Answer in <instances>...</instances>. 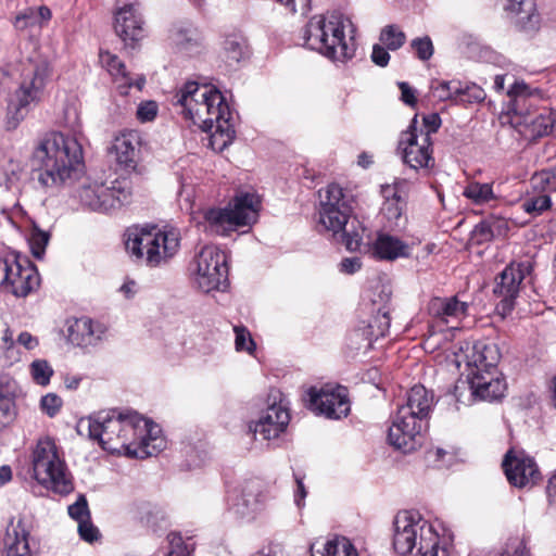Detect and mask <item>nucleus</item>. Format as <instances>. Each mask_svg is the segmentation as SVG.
<instances>
[{
    "label": "nucleus",
    "instance_id": "obj_1",
    "mask_svg": "<svg viewBox=\"0 0 556 556\" xmlns=\"http://www.w3.org/2000/svg\"><path fill=\"white\" fill-rule=\"evenodd\" d=\"M83 160L78 140L58 131L43 136L31 153L38 185L50 193L73 184L83 172Z\"/></svg>",
    "mask_w": 556,
    "mask_h": 556
},
{
    "label": "nucleus",
    "instance_id": "obj_2",
    "mask_svg": "<svg viewBox=\"0 0 556 556\" xmlns=\"http://www.w3.org/2000/svg\"><path fill=\"white\" fill-rule=\"evenodd\" d=\"M350 26V18L338 11L315 15L303 30L304 45L333 61L345 62L355 52L353 38L345 35Z\"/></svg>",
    "mask_w": 556,
    "mask_h": 556
},
{
    "label": "nucleus",
    "instance_id": "obj_3",
    "mask_svg": "<svg viewBox=\"0 0 556 556\" xmlns=\"http://www.w3.org/2000/svg\"><path fill=\"white\" fill-rule=\"evenodd\" d=\"M392 544L400 556H448L435 527L418 511L396 514Z\"/></svg>",
    "mask_w": 556,
    "mask_h": 556
},
{
    "label": "nucleus",
    "instance_id": "obj_4",
    "mask_svg": "<svg viewBox=\"0 0 556 556\" xmlns=\"http://www.w3.org/2000/svg\"><path fill=\"white\" fill-rule=\"evenodd\" d=\"M173 104L186 119L198 125L203 131H211L216 119L230 115L222 92L211 85L197 81L186 83L173 97Z\"/></svg>",
    "mask_w": 556,
    "mask_h": 556
},
{
    "label": "nucleus",
    "instance_id": "obj_5",
    "mask_svg": "<svg viewBox=\"0 0 556 556\" xmlns=\"http://www.w3.org/2000/svg\"><path fill=\"white\" fill-rule=\"evenodd\" d=\"M433 404V395L424 386L417 384L407 393L406 404L399 407L389 428L388 440L403 452L416 448L424 420Z\"/></svg>",
    "mask_w": 556,
    "mask_h": 556
},
{
    "label": "nucleus",
    "instance_id": "obj_6",
    "mask_svg": "<svg viewBox=\"0 0 556 556\" xmlns=\"http://www.w3.org/2000/svg\"><path fill=\"white\" fill-rule=\"evenodd\" d=\"M125 247L130 255L143 260L150 267H157L166 264L178 252L180 232L169 226L132 228L127 232Z\"/></svg>",
    "mask_w": 556,
    "mask_h": 556
},
{
    "label": "nucleus",
    "instance_id": "obj_7",
    "mask_svg": "<svg viewBox=\"0 0 556 556\" xmlns=\"http://www.w3.org/2000/svg\"><path fill=\"white\" fill-rule=\"evenodd\" d=\"M135 413H119L115 409L102 410L78 424L79 432L86 427L90 439L97 440L103 450L111 453L122 450L129 456L132 451Z\"/></svg>",
    "mask_w": 556,
    "mask_h": 556
},
{
    "label": "nucleus",
    "instance_id": "obj_8",
    "mask_svg": "<svg viewBox=\"0 0 556 556\" xmlns=\"http://www.w3.org/2000/svg\"><path fill=\"white\" fill-rule=\"evenodd\" d=\"M319 194L318 214L320 225L333 233L342 232L346 249L355 251L359 247L361 237L358 233H350L345 229L353 213V195L337 184H330Z\"/></svg>",
    "mask_w": 556,
    "mask_h": 556
},
{
    "label": "nucleus",
    "instance_id": "obj_9",
    "mask_svg": "<svg viewBox=\"0 0 556 556\" xmlns=\"http://www.w3.org/2000/svg\"><path fill=\"white\" fill-rule=\"evenodd\" d=\"M34 478L45 488L59 494H68L74 490L72 476L65 462L60 457L53 439H39L31 458Z\"/></svg>",
    "mask_w": 556,
    "mask_h": 556
},
{
    "label": "nucleus",
    "instance_id": "obj_10",
    "mask_svg": "<svg viewBox=\"0 0 556 556\" xmlns=\"http://www.w3.org/2000/svg\"><path fill=\"white\" fill-rule=\"evenodd\" d=\"M257 205L258 200L254 194L238 195L226 207L205 210V227L212 232L226 236L239 227L251 226L257 219Z\"/></svg>",
    "mask_w": 556,
    "mask_h": 556
},
{
    "label": "nucleus",
    "instance_id": "obj_11",
    "mask_svg": "<svg viewBox=\"0 0 556 556\" xmlns=\"http://www.w3.org/2000/svg\"><path fill=\"white\" fill-rule=\"evenodd\" d=\"M51 76L49 63L41 61L24 74L20 87L13 93L8 105V125L15 128L25 118L33 105L38 104L48 79Z\"/></svg>",
    "mask_w": 556,
    "mask_h": 556
},
{
    "label": "nucleus",
    "instance_id": "obj_12",
    "mask_svg": "<svg viewBox=\"0 0 556 556\" xmlns=\"http://www.w3.org/2000/svg\"><path fill=\"white\" fill-rule=\"evenodd\" d=\"M81 204L92 211L110 212L130 202L132 189L127 179H116L110 186L91 184L80 188Z\"/></svg>",
    "mask_w": 556,
    "mask_h": 556
},
{
    "label": "nucleus",
    "instance_id": "obj_13",
    "mask_svg": "<svg viewBox=\"0 0 556 556\" xmlns=\"http://www.w3.org/2000/svg\"><path fill=\"white\" fill-rule=\"evenodd\" d=\"M195 263V282L202 291L217 290L227 282V256L217 247H203Z\"/></svg>",
    "mask_w": 556,
    "mask_h": 556
},
{
    "label": "nucleus",
    "instance_id": "obj_14",
    "mask_svg": "<svg viewBox=\"0 0 556 556\" xmlns=\"http://www.w3.org/2000/svg\"><path fill=\"white\" fill-rule=\"evenodd\" d=\"M532 268V263L529 260L511 262L500 274L493 292L501 299L496 306L501 314L506 315L514 308L521 282L531 274Z\"/></svg>",
    "mask_w": 556,
    "mask_h": 556
},
{
    "label": "nucleus",
    "instance_id": "obj_15",
    "mask_svg": "<svg viewBox=\"0 0 556 556\" xmlns=\"http://www.w3.org/2000/svg\"><path fill=\"white\" fill-rule=\"evenodd\" d=\"M308 408L330 419H340L350 413L348 390L342 386L327 384L320 389L312 387L307 390Z\"/></svg>",
    "mask_w": 556,
    "mask_h": 556
},
{
    "label": "nucleus",
    "instance_id": "obj_16",
    "mask_svg": "<svg viewBox=\"0 0 556 556\" xmlns=\"http://www.w3.org/2000/svg\"><path fill=\"white\" fill-rule=\"evenodd\" d=\"M400 146L403 150V161L413 169L429 168L434 165L431 140L427 135L419 137L417 118H413L407 131L403 132Z\"/></svg>",
    "mask_w": 556,
    "mask_h": 556
},
{
    "label": "nucleus",
    "instance_id": "obj_17",
    "mask_svg": "<svg viewBox=\"0 0 556 556\" xmlns=\"http://www.w3.org/2000/svg\"><path fill=\"white\" fill-rule=\"evenodd\" d=\"M134 421L131 456L144 458L159 453L164 447V440L160 437L161 428L137 413Z\"/></svg>",
    "mask_w": 556,
    "mask_h": 556
},
{
    "label": "nucleus",
    "instance_id": "obj_18",
    "mask_svg": "<svg viewBox=\"0 0 556 556\" xmlns=\"http://www.w3.org/2000/svg\"><path fill=\"white\" fill-rule=\"evenodd\" d=\"M503 468L509 483L517 488L532 486L541 479L535 462L523 453L509 451L503 460Z\"/></svg>",
    "mask_w": 556,
    "mask_h": 556
},
{
    "label": "nucleus",
    "instance_id": "obj_19",
    "mask_svg": "<svg viewBox=\"0 0 556 556\" xmlns=\"http://www.w3.org/2000/svg\"><path fill=\"white\" fill-rule=\"evenodd\" d=\"M143 18L137 3H128L118 8L114 15L116 35L132 46L143 37Z\"/></svg>",
    "mask_w": 556,
    "mask_h": 556
},
{
    "label": "nucleus",
    "instance_id": "obj_20",
    "mask_svg": "<svg viewBox=\"0 0 556 556\" xmlns=\"http://www.w3.org/2000/svg\"><path fill=\"white\" fill-rule=\"evenodd\" d=\"M99 61L102 67L111 75L121 94L126 96L131 87H136L139 91L142 90L146 84L144 76L140 74L134 75L127 71L125 64L116 54L106 50H100Z\"/></svg>",
    "mask_w": 556,
    "mask_h": 556
},
{
    "label": "nucleus",
    "instance_id": "obj_21",
    "mask_svg": "<svg viewBox=\"0 0 556 556\" xmlns=\"http://www.w3.org/2000/svg\"><path fill=\"white\" fill-rule=\"evenodd\" d=\"M469 371L467 374L471 395L482 401H497L502 399L506 391V382L497 371L486 370L483 374Z\"/></svg>",
    "mask_w": 556,
    "mask_h": 556
},
{
    "label": "nucleus",
    "instance_id": "obj_22",
    "mask_svg": "<svg viewBox=\"0 0 556 556\" xmlns=\"http://www.w3.org/2000/svg\"><path fill=\"white\" fill-rule=\"evenodd\" d=\"M140 142L135 130L123 131L114 138L110 154L122 169L129 172L137 167Z\"/></svg>",
    "mask_w": 556,
    "mask_h": 556
},
{
    "label": "nucleus",
    "instance_id": "obj_23",
    "mask_svg": "<svg viewBox=\"0 0 556 556\" xmlns=\"http://www.w3.org/2000/svg\"><path fill=\"white\" fill-rule=\"evenodd\" d=\"M290 416L288 410L280 404L270 405L255 422L253 431L263 440L277 438L288 426Z\"/></svg>",
    "mask_w": 556,
    "mask_h": 556
},
{
    "label": "nucleus",
    "instance_id": "obj_24",
    "mask_svg": "<svg viewBox=\"0 0 556 556\" xmlns=\"http://www.w3.org/2000/svg\"><path fill=\"white\" fill-rule=\"evenodd\" d=\"M501 353L495 343L477 342L470 353L466 355V366L469 371L477 374L486 372V370L497 371L496 366L500 362Z\"/></svg>",
    "mask_w": 556,
    "mask_h": 556
},
{
    "label": "nucleus",
    "instance_id": "obj_25",
    "mask_svg": "<svg viewBox=\"0 0 556 556\" xmlns=\"http://www.w3.org/2000/svg\"><path fill=\"white\" fill-rule=\"evenodd\" d=\"M29 531L22 519L11 521L3 538L2 556H33L29 543Z\"/></svg>",
    "mask_w": 556,
    "mask_h": 556
},
{
    "label": "nucleus",
    "instance_id": "obj_26",
    "mask_svg": "<svg viewBox=\"0 0 556 556\" xmlns=\"http://www.w3.org/2000/svg\"><path fill=\"white\" fill-rule=\"evenodd\" d=\"M505 11L521 29L526 31L538 29L540 17L534 0H507Z\"/></svg>",
    "mask_w": 556,
    "mask_h": 556
},
{
    "label": "nucleus",
    "instance_id": "obj_27",
    "mask_svg": "<svg viewBox=\"0 0 556 556\" xmlns=\"http://www.w3.org/2000/svg\"><path fill=\"white\" fill-rule=\"evenodd\" d=\"M39 286V276L31 266L14 264L12 278L2 288L15 296H26Z\"/></svg>",
    "mask_w": 556,
    "mask_h": 556
},
{
    "label": "nucleus",
    "instance_id": "obj_28",
    "mask_svg": "<svg viewBox=\"0 0 556 556\" xmlns=\"http://www.w3.org/2000/svg\"><path fill=\"white\" fill-rule=\"evenodd\" d=\"M202 39L199 28L189 21H179L169 30L172 45L180 51H193L201 46Z\"/></svg>",
    "mask_w": 556,
    "mask_h": 556
},
{
    "label": "nucleus",
    "instance_id": "obj_29",
    "mask_svg": "<svg viewBox=\"0 0 556 556\" xmlns=\"http://www.w3.org/2000/svg\"><path fill=\"white\" fill-rule=\"evenodd\" d=\"M372 253L379 260L394 261L400 257H408L410 248L396 237L379 233L372 243Z\"/></svg>",
    "mask_w": 556,
    "mask_h": 556
},
{
    "label": "nucleus",
    "instance_id": "obj_30",
    "mask_svg": "<svg viewBox=\"0 0 556 556\" xmlns=\"http://www.w3.org/2000/svg\"><path fill=\"white\" fill-rule=\"evenodd\" d=\"M52 17L51 10L46 5L30 7L20 11L13 22L14 27L20 31L40 30Z\"/></svg>",
    "mask_w": 556,
    "mask_h": 556
},
{
    "label": "nucleus",
    "instance_id": "obj_31",
    "mask_svg": "<svg viewBox=\"0 0 556 556\" xmlns=\"http://www.w3.org/2000/svg\"><path fill=\"white\" fill-rule=\"evenodd\" d=\"M247 39L240 33H232L225 37L223 55L229 65L238 64L249 58Z\"/></svg>",
    "mask_w": 556,
    "mask_h": 556
},
{
    "label": "nucleus",
    "instance_id": "obj_32",
    "mask_svg": "<svg viewBox=\"0 0 556 556\" xmlns=\"http://www.w3.org/2000/svg\"><path fill=\"white\" fill-rule=\"evenodd\" d=\"M468 304L460 302L457 298L434 299L430 303L431 313L440 317L444 321H448L450 317L459 318L467 315Z\"/></svg>",
    "mask_w": 556,
    "mask_h": 556
},
{
    "label": "nucleus",
    "instance_id": "obj_33",
    "mask_svg": "<svg viewBox=\"0 0 556 556\" xmlns=\"http://www.w3.org/2000/svg\"><path fill=\"white\" fill-rule=\"evenodd\" d=\"M231 114L216 119L211 130L210 146L213 150L222 152L235 138V129L230 123Z\"/></svg>",
    "mask_w": 556,
    "mask_h": 556
},
{
    "label": "nucleus",
    "instance_id": "obj_34",
    "mask_svg": "<svg viewBox=\"0 0 556 556\" xmlns=\"http://www.w3.org/2000/svg\"><path fill=\"white\" fill-rule=\"evenodd\" d=\"M68 338L76 345H89L96 339H99V336L94 333L92 320L88 317H81L68 327Z\"/></svg>",
    "mask_w": 556,
    "mask_h": 556
},
{
    "label": "nucleus",
    "instance_id": "obj_35",
    "mask_svg": "<svg viewBox=\"0 0 556 556\" xmlns=\"http://www.w3.org/2000/svg\"><path fill=\"white\" fill-rule=\"evenodd\" d=\"M312 556H357L354 545L344 536L328 540L320 548L312 547Z\"/></svg>",
    "mask_w": 556,
    "mask_h": 556
},
{
    "label": "nucleus",
    "instance_id": "obj_36",
    "mask_svg": "<svg viewBox=\"0 0 556 556\" xmlns=\"http://www.w3.org/2000/svg\"><path fill=\"white\" fill-rule=\"evenodd\" d=\"M526 123L531 127V131L534 136L542 137L549 135L556 124V112L544 110L531 119H527Z\"/></svg>",
    "mask_w": 556,
    "mask_h": 556
},
{
    "label": "nucleus",
    "instance_id": "obj_37",
    "mask_svg": "<svg viewBox=\"0 0 556 556\" xmlns=\"http://www.w3.org/2000/svg\"><path fill=\"white\" fill-rule=\"evenodd\" d=\"M14 394L9 387L0 386V430L7 428L15 418Z\"/></svg>",
    "mask_w": 556,
    "mask_h": 556
},
{
    "label": "nucleus",
    "instance_id": "obj_38",
    "mask_svg": "<svg viewBox=\"0 0 556 556\" xmlns=\"http://www.w3.org/2000/svg\"><path fill=\"white\" fill-rule=\"evenodd\" d=\"M463 194L478 205L488 203L495 199L491 184H481L477 181L468 184L464 189Z\"/></svg>",
    "mask_w": 556,
    "mask_h": 556
},
{
    "label": "nucleus",
    "instance_id": "obj_39",
    "mask_svg": "<svg viewBox=\"0 0 556 556\" xmlns=\"http://www.w3.org/2000/svg\"><path fill=\"white\" fill-rule=\"evenodd\" d=\"M433 96L440 101L455 100L459 102L463 84L458 80L440 81L431 87Z\"/></svg>",
    "mask_w": 556,
    "mask_h": 556
},
{
    "label": "nucleus",
    "instance_id": "obj_40",
    "mask_svg": "<svg viewBox=\"0 0 556 556\" xmlns=\"http://www.w3.org/2000/svg\"><path fill=\"white\" fill-rule=\"evenodd\" d=\"M379 40L388 50L395 51L405 43L406 36L397 25L392 24L381 29Z\"/></svg>",
    "mask_w": 556,
    "mask_h": 556
},
{
    "label": "nucleus",
    "instance_id": "obj_41",
    "mask_svg": "<svg viewBox=\"0 0 556 556\" xmlns=\"http://www.w3.org/2000/svg\"><path fill=\"white\" fill-rule=\"evenodd\" d=\"M384 199L386 201L382 206V214L395 227H400L401 220L403 219V212L406 206V201L400 200L397 195L395 198L388 195L384 197Z\"/></svg>",
    "mask_w": 556,
    "mask_h": 556
},
{
    "label": "nucleus",
    "instance_id": "obj_42",
    "mask_svg": "<svg viewBox=\"0 0 556 556\" xmlns=\"http://www.w3.org/2000/svg\"><path fill=\"white\" fill-rule=\"evenodd\" d=\"M29 372L37 384L45 387L49 384L54 371L46 359H35L29 365Z\"/></svg>",
    "mask_w": 556,
    "mask_h": 556
},
{
    "label": "nucleus",
    "instance_id": "obj_43",
    "mask_svg": "<svg viewBox=\"0 0 556 556\" xmlns=\"http://www.w3.org/2000/svg\"><path fill=\"white\" fill-rule=\"evenodd\" d=\"M552 205L549 195L539 194L527 198L522 201V210L531 216H539Z\"/></svg>",
    "mask_w": 556,
    "mask_h": 556
},
{
    "label": "nucleus",
    "instance_id": "obj_44",
    "mask_svg": "<svg viewBox=\"0 0 556 556\" xmlns=\"http://www.w3.org/2000/svg\"><path fill=\"white\" fill-rule=\"evenodd\" d=\"M233 331L236 334L235 346L238 352H247L252 355L256 349L255 342L251 337L250 331L244 326H235Z\"/></svg>",
    "mask_w": 556,
    "mask_h": 556
},
{
    "label": "nucleus",
    "instance_id": "obj_45",
    "mask_svg": "<svg viewBox=\"0 0 556 556\" xmlns=\"http://www.w3.org/2000/svg\"><path fill=\"white\" fill-rule=\"evenodd\" d=\"M531 180L535 188L543 191H556V165L536 173Z\"/></svg>",
    "mask_w": 556,
    "mask_h": 556
},
{
    "label": "nucleus",
    "instance_id": "obj_46",
    "mask_svg": "<svg viewBox=\"0 0 556 556\" xmlns=\"http://www.w3.org/2000/svg\"><path fill=\"white\" fill-rule=\"evenodd\" d=\"M50 236L48 232L40 230L38 228H34L29 238V244L31 248L33 255L36 258H41L45 249L49 242Z\"/></svg>",
    "mask_w": 556,
    "mask_h": 556
},
{
    "label": "nucleus",
    "instance_id": "obj_47",
    "mask_svg": "<svg viewBox=\"0 0 556 556\" xmlns=\"http://www.w3.org/2000/svg\"><path fill=\"white\" fill-rule=\"evenodd\" d=\"M501 556H530L523 538L515 536L508 539Z\"/></svg>",
    "mask_w": 556,
    "mask_h": 556
},
{
    "label": "nucleus",
    "instance_id": "obj_48",
    "mask_svg": "<svg viewBox=\"0 0 556 556\" xmlns=\"http://www.w3.org/2000/svg\"><path fill=\"white\" fill-rule=\"evenodd\" d=\"M167 540L169 544L167 556H191V551L179 533H169Z\"/></svg>",
    "mask_w": 556,
    "mask_h": 556
},
{
    "label": "nucleus",
    "instance_id": "obj_49",
    "mask_svg": "<svg viewBox=\"0 0 556 556\" xmlns=\"http://www.w3.org/2000/svg\"><path fill=\"white\" fill-rule=\"evenodd\" d=\"M442 121L438 113H431L422 117V126L418 128V135H427L428 140H431V135L435 134L441 127Z\"/></svg>",
    "mask_w": 556,
    "mask_h": 556
},
{
    "label": "nucleus",
    "instance_id": "obj_50",
    "mask_svg": "<svg viewBox=\"0 0 556 556\" xmlns=\"http://www.w3.org/2000/svg\"><path fill=\"white\" fill-rule=\"evenodd\" d=\"M68 515L77 521V523L90 518V511L88 509V503L84 495H80L78 500L68 506Z\"/></svg>",
    "mask_w": 556,
    "mask_h": 556
},
{
    "label": "nucleus",
    "instance_id": "obj_51",
    "mask_svg": "<svg viewBox=\"0 0 556 556\" xmlns=\"http://www.w3.org/2000/svg\"><path fill=\"white\" fill-rule=\"evenodd\" d=\"M410 46L422 61L429 60L433 54V45L428 36L414 39Z\"/></svg>",
    "mask_w": 556,
    "mask_h": 556
},
{
    "label": "nucleus",
    "instance_id": "obj_52",
    "mask_svg": "<svg viewBox=\"0 0 556 556\" xmlns=\"http://www.w3.org/2000/svg\"><path fill=\"white\" fill-rule=\"evenodd\" d=\"M408 189L409 184L405 179H396L392 186H383L381 192L383 197L391 195L395 198L397 195L400 200L406 201Z\"/></svg>",
    "mask_w": 556,
    "mask_h": 556
},
{
    "label": "nucleus",
    "instance_id": "obj_53",
    "mask_svg": "<svg viewBox=\"0 0 556 556\" xmlns=\"http://www.w3.org/2000/svg\"><path fill=\"white\" fill-rule=\"evenodd\" d=\"M77 530L80 539L88 543H92L100 538L99 529L91 522L90 518L78 523Z\"/></svg>",
    "mask_w": 556,
    "mask_h": 556
},
{
    "label": "nucleus",
    "instance_id": "obj_54",
    "mask_svg": "<svg viewBox=\"0 0 556 556\" xmlns=\"http://www.w3.org/2000/svg\"><path fill=\"white\" fill-rule=\"evenodd\" d=\"M42 410L50 417L58 414L62 406V399L54 393H49L42 396L40 401Z\"/></svg>",
    "mask_w": 556,
    "mask_h": 556
},
{
    "label": "nucleus",
    "instance_id": "obj_55",
    "mask_svg": "<svg viewBox=\"0 0 556 556\" xmlns=\"http://www.w3.org/2000/svg\"><path fill=\"white\" fill-rule=\"evenodd\" d=\"M157 103L155 101L141 102L137 109V118L142 122H151L157 115Z\"/></svg>",
    "mask_w": 556,
    "mask_h": 556
},
{
    "label": "nucleus",
    "instance_id": "obj_56",
    "mask_svg": "<svg viewBox=\"0 0 556 556\" xmlns=\"http://www.w3.org/2000/svg\"><path fill=\"white\" fill-rule=\"evenodd\" d=\"M484 91L477 85H463V92L459 102H479L484 99Z\"/></svg>",
    "mask_w": 556,
    "mask_h": 556
},
{
    "label": "nucleus",
    "instance_id": "obj_57",
    "mask_svg": "<svg viewBox=\"0 0 556 556\" xmlns=\"http://www.w3.org/2000/svg\"><path fill=\"white\" fill-rule=\"evenodd\" d=\"M17 262V258L14 256L0 258V287L9 283L12 278L13 266Z\"/></svg>",
    "mask_w": 556,
    "mask_h": 556
},
{
    "label": "nucleus",
    "instance_id": "obj_58",
    "mask_svg": "<svg viewBox=\"0 0 556 556\" xmlns=\"http://www.w3.org/2000/svg\"><path fill=\"white\" fill-rule=\"evenodd\" d=\"M371 60L378 66H381V67L387 66L390 61V54L388 52V48H386L382 43L374 45L372 52H371Z\"/></svg>",
    "mask_w": 556,
    "mask_h": 556
},
{
    "label": "nucleus",
    "instance_id": "obj_59",
    "mask_svg": "<svg viewBox=\"0 0 556 556\" xmlns=\"http://www.w3.org/2000/svg\"><path fill=\"white\" fill-rule=\"evenodd\" d=\"M491 227L492 226L489 225L488 219L481 222L475 227L473 236L479 243L489 241L494 238Z\"/></svg>",
    "mask_w": 556,
    "mask_h": 556
},
{
    "label": "nucleus",
    "instance_id": "obj_60",
    "mask_svg": "<svg viewBox=\"0 0 556 556\" xmlns=\"http://www.w3.org/2000/svg\"><path fill=\"white\" fill-rule=\"evenodd\" d=\"M397 86L401 90V100L409 106H415L417 102L415 90L405 81H400Z\"/></svg>",
    "mask_w": 556,
    "mask_h": 556
},
{
    "label": "nucleus",
    "instance_id": "obj_61",
    "mask_svg": "<svg viewBox=\"0 0 556 556\" xmlns=\"http://www.w3.org/2000/svg\"><path fill=\"white\" fill-rule=\"evenodd\" d=\"M488 220L489 225L492 226L491 229L494 237L506 235L508 230V223L506 219L501 217H490Z\"/></svg>",
    "mask_w": 556,
    "mask_h": 556
},
{
    "label": "nucleus",
    "instance_id": "obj_62",
    "mask_svg": "<svg viewBox=\"0 0 556 556\" xmlns=\"http://www.w3.org/2000/svg\"><path fill=\"white\" fill-rule=\"evenodd\" d=\"M361 260L358 257H348L340 263V269L345 274H354L361 269Z\"/></svg>",
    "mask_w": 556,
    "mask_h": 556
},
{
    "label": "nucleus",
    "instance_id": "obj_63",
    "mask_svg": "<svg viewBox=\"0 0 556 556\" xmlns=\"http://www.w3.org/2000/svg\"><path fill=\"white\" fill-rule=\"evenodd\" d=\"M17 342L27 350H33L38 345V339L26 331L20 333Z\"/></svg>",
    "mask_w": 556,
    "mask_h": 556
},
{
    "label": "nucleus",
    "instance_id": "obj_64",
    "mask_svg": "<svg viewBox=\"0 0 556 556\" xmlns=\"http://www.w3.org/2000/svg\"><path fill=\"white\" fill-rule=\"evenodd\" d=\"M282 546L270 543L257 552V556H282Z\"/></svg>",
    "mask_w": 556,
    "mask_h": 556
}]
</instances>
